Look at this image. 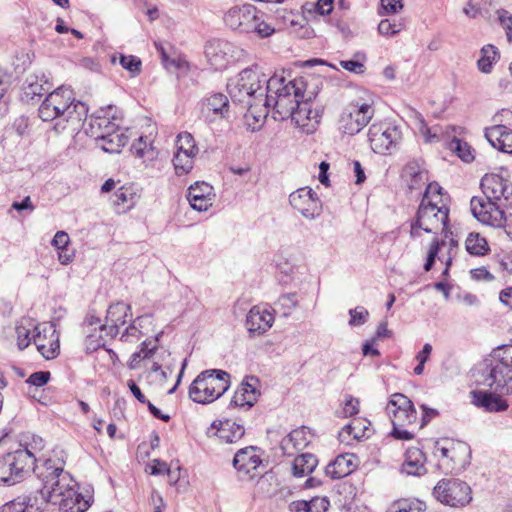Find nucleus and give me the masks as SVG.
Returning a JSON list of instances; mask_svg holds the SVG:
<instances>
[{
    "label": "nucleus",
    "mask_w": 512,
    "mask_h": 512,
    "mask_svg": "<svg viewBox=\"0 0 512 512\" xmlns=\"http://www.w3.org/2000/svg\"><path fill=\"white\" fill-rule=\"evenodd\" d=\"M472 377L479 386L488 391H472V403L486 412H502L509 404L501 395H512V346L499 349L498 354L485 360L474 370Z\"/></svg>",
    "instance_id": "1"
},
{
    "label": "nucleus",
    "mask_w": 512,
    "mask_h": 512,
    "mask_svg": "<svg viewBox=\"0 0 512 512\" xmlns=\"http://www.w3.org/2000/svg\"><path fill=\"white\" fill-rule=\"evenodd\" d=\"M34 474L41 481V493L45 505L59 506V512H85L91 505V497L85 498L76 490L73 477L64 470L63 463L45 459L34 468Z\"/></svg>",
    "instance_id": "2"
},
{
    "label": "nucleus",
    "mask_w": 512,
    "mask_h": 512,
    "mask_svg": "<svg viewBox=\"0 0 512 512\" xmlns=\"http://www.w3.org/2000/svg\"><path fill=\"white\" fill-rule=\"evenodd\" d=\"M306 83L304 79L295 78L286 82L282 75L274 74L271 81H268L267 94L262 106L265 108L273 107L278 119L285 120L287 118L299 119V113L295 110L298 107V101L304 98Z\"/></svg>",
    "instance_id": "3"
},
{
    "label": "nucleus",
    "mask_w": 512,
    "mask_h": 512,
    "mask_svg": "<svg viewBox=\"0 0 512 512\" xmlns=\"http://www.w3.org/2000/svg\"><path fill=\"white\" fill-rule=\"evenodd\" d=\"M38 112L43 121L59 120L56 124L58 127L62 122L78 125L86 118L88 107L74 98L69 87L61 86L46 96Z\"/></svg>",
    "instance_id": "4"
},
{
    "label": "nucleus",
    "mask_w": 512,
    "mask_h": 512,
    "mask_svg": "<svg viewBox=\"0 0 512 512\" xmlns=\"http://www.w3.org/2000/svg\"><path fill=\"white\" fill-rule=\"evenodd\" d=\"M268 81H271V76L268 77L258 65H253L231 79L227 84V90L232 101L251 109L263 104L261 98L266 97Z\"/></svg>",
    "instance_id": "5"
},
{
    "label": "nucleus",
    "mask_w": 512,
    "mask_h": 512,
    "mask_svg": "<svg viewBox=\"0 0 512 512\" xmlns=\"http://www.w3.org/2000/svg\"><path fill=\"white\" fill-rule=\"evenodd\" d=\"M34 454L27 447L0 456V485L12 486L25 480L38 464Z\"/></svg>",
    "instance_id": "6"
},
{
    "label": "nucleus",
    "mask_w": 512,
    "mask_h": 512,
    "mask_svg": "<svg viewBox=\"0 0 512 512\" xmlns=\"http://www.w3.org/2000/svg\"><path fill=\"white\" fill-rule=\"evenodd\" d=\"M263 16L255 6L245 4L229 9L224 15V22L239 33H255L260 38H267L274 34L275 29L264 21Z\"/></svg>",
    "instance_id": "7"
},
{
    "label": "nucleus",
    "mask_w": 512,
    "mask_h": 512,
    "mask_svg": "<svg viewBox=\"0 0 512 512\" xmlns=\"http://www.w3.org/2000/svg\"><path fill=\"white\" fill-rule=\"evenodd\" d=\"M230 386V374L212 369L201 372L189 387V397L197 403L213 402L223 395Z\"/></svg>",
    "instance_id": "8"
},
{
    "label": "nucleus",
    "mask_w": 512,
    "mask_h": 512,
    "mask_svg": "<svg viewBox=\"0 0 512 512\" xmlns=\"http://www.w3.org/2000/svg\"><path fill=\"white\" fill-rule=\"evenodd\" d=\"M448 220L449 209L444 203L439 206L437 201L426 202V199H422L416 217L411 223V236L418 237L420 230L437 234L447 226Z\"/></svg>",
    "instance_id": "9"
},
{
    "label": "nucleus",
    "mask_w": 512,
    "mask_h": 512,
    "mask_svg": "<svg viewBox=\"0 0 512 512\" xmlns=\"http://www.w3.org/2000/svg\"><path fill=\"white\" fill-rule=\"evenodd\" d=\"M368 138L375 153L391 154L399 147L402 140V131L391 122L373 123L368 130Z\"/></svg>",
    "instance_id": "10"
},
{
    "label": "nucleus",
    "mask_w": 512,
    "mask_h": 512,
    "mask_svg": "<svg viewBox=\"0 0 512 512\" xmlns=\"http://www.w3.org/2000/svg\"><path fill=\"white\" fill-rule=\"evenodd\" d=\"M481 189L486 198H473L489 202L500 210L512 208V183L509 180L497 174H486L481 179Z\"/></svg>",
    "instance_id": "11"
},
{
    "label": "nucleus",
    "mask_w": 512,
    "mask_h": 512,
    "mask_svg": "<svg viewBox=\"0 0 512 512\" xmlns=\"http://www.w3.org/2000/svg\"><path fill=\"white\" fill-rule=\"evenodd\" d=\"M470 486L457 478H444L433 489L434 497L451 507H464L472 500Z\"/></svg>",
    "instance_id": "12"
},
{
    "label": "nucleus",
    "mask_w": 512,
    "mask_h": 512,
    "mask_svg": "<svg viewBox=\"0 0 512 512\" xmlns=\"http://www.w3.org/2000/svg\"><path fill=\"white\" fill-rule=\"evenodd\" d=\"M374 113L369 103H350L341 113L339 130L346 135H356L371 121Z\"/></svg>",
    "instance_id": "13"
},
{
    "label": "nucleus",
    "mask_w": 512,
    "mask_h": 512,
    "mask_svg": "<svg viewBox=\"0 0 512 512\" xmlns=\"http://www.w3.org/2000/svg\"><path fill=\"white\" fill-rule=\"evenodd\" d=\"M470 209L479 222L494 228H504L507 236L512 239V214L506 215L504 210L476 198L471 199Z\"/></svg>",
    "instance_id": "14"
},
{
    "label": "nucleus",
    "mask_w": 512,
    "mask_h": 512,
    "mask_svg": "<svg viewBox=\"0 0 512 512\" xmlns=\"http://www.w3.org/2000/svg\"><path fill=\"white\" fill-rule=\"evenodd\" d=\"M386 413L393 426L411 425L417 420V411L412 401L402 393L391 396L386 406Z\"/></svg>",
    "instance_id": "15"
},
{
    "label": "nucleus",
    "mask_w": 512,
    "mask_h": 512,
    "mask_svg": "<svg viewBox=\"0 0 512 512\" xmlns=\"http://www.w3.org/2000/svg\"><path fill=\"white\" fill-rule=\"evenodd\" d=\"M290 205L304 218L313 220L321 213V201L310 187H302L289 195Z\"/></svg>",
    "instance_id": "16"
},
{
    "label": "nucleus",
    "mask_w": 512,
    "mask_h": 512,
    "mask_svg": "<svg viewBox=\"0 0 512 512\" xmlns=\"http://www.w3.org/2000/svg\"><path fill=\"white\" fill-rule=\"evenodd\" d=\"M33 342L39 353L47 360L54 359L60 351L59 335L52 323L38 324Z\"/></svg>",
    "instance_id": "17"
},
{
    "label": "nucleus",
    "mask_w": 512,
    "mask_h": 512,
    "mask_svg": "<svg viewBox=\"0 0 512 512\" xmlns=\"http://www.w3.org/2000/svg\"><path fill=\"white\" fill-rule=\"evenodd\" d=\"M236 47L223 39L209 40L205 45V57L215 70H222L236 59Z\"/></svg>",
    "instance_id": "18"
},
{
    "label": "nucleus",
    "mask_w": 512,
    "mask_h": 512,
    "mask_svg": "<svg viewBox=\"0 0 512 512\" xmlns=\"http://www.w3.org/2000/svg\"><path fill=\"white\" fill-rule=\"evenodd\" d=\"M262 463L253 446L240 449L234 456L233 466L242 479H254L257 477V468Z\"/></svg>",
    "instance_id": "19"
},
{
    "label": "nucleus",
    "mask_w": 512,
    "mask_h": 512,
    "mask_svg": "<svg viewBox=\"0 0 512 512\" xmlns=\"http://www.w3.org/2000/svg\"><path fill=\"white\" fill-rule=\"evenodd\" d=\"M45 509V498L41 488L29 495L19 496L16 499L4 504L0 512H43Z\"/></svg>",
    "instance_id": "20"
},
{
    "label": "nucleus",
    "mask_w": 512,
    "mask_h": 512,
    "mask_svg": "<svg viewBox=\"0 0 512 512\" xmlns=\"http://www.w3.org/2000/svg\"><path fill=\"white\" fill-rule=\"evenodd\" d=\"M112 107H108L107 110L97 111L95 115L90 118L89 127L86 129V133L96 140L108 137L114 133L119 127V124L115 122V117L110 118L109 112Z\"/></svg>",
    "instance_id": "21"
},
{
    "label": "nucleus",
    "mask_w": 512,
    "mask_h": 512,
    "mask_svg": "<svg viewBox=\"0 0 512 512\" xmlns=\"http://www.w3.org/2000/svg\"><path fill=\"white\" fill-rule=\"evenodd\" d=\"M274 323V316L266 307L253 306L246 317L245 325L250 335H262L268 331Z\"/></svg>",
    "instance_id": "22"
},
{
    "label": "nucleus",
    "mask_w": 512,
    "mask_h": 512,
    "mask_svg": "<svg viewBox=\"0 0 512 512\" xmlns=\"http://www.w3.org/2000/svg\"><path fill=\"white\" fill-rule=\"evenodd\" d=\"M213 187L206 182H195L188 189V201L197 211H207L213 204L215 197Z\"/></svg>",
    "instance_id": "23"
},
{
    "label": "nucleus",
    "mask_w": 512,
    "mask_h": 512,
    "mask_svg": "<svg viewBox=\"0 0 512 512\" xmlns=\"http://www.w3.org/2000/svg\"><path fill=\"white\" fill-rule=\"evenodd\" d=\"M485 137L495 149L512 154V129L506 125H494L485 130Z\"/></svg>",
    "instance_id": "24"
},
{
    "label": "nucleus",
    "mask_w": 512,
    "mask_h": 512,
    "mask_svg": "<svg viewBox=\"0 0 512 512\" xmlns=\"http://www.w3.org/2000/svg\"><path fill=\"white\" fill-rule=\"evenodd\" d=\"M257 382L256 377H246L235 391L230 405L251 408L259 395L255 386Z\"/></svg>",
    "instance_id": "25"
},
{
    "label": "nucleus",
    "mask_w": 512,
    "mask_h": 512,
    "mask_svg": "<svg viewBox=\"0 0 512 512\" xmlns=\"http://www.w3.org/2000/svg\"><path fill=\"white\" fill-rule=\"evenodd\" d=\"M202 112L209 117L212 114L215 118L228 119L230 117V103L228 97L223 93H213L203 99Z\"/></svg>",
    "instance_id": "26"
},
{
    "label": "nucleus",
    "mask_w": 512,
    "mask_h": 512,
    "mask_svg": "<svg viewBox=\"0 0 512 512\" xmlns=\"http://www.w3.org/2000/svg\"><path fill=\"white\" fill-rule=\"evenodd\" d=\"M311 442V436L302 426L292 430L286 437L281 440L280 448L284 455L293 456L296 452L303 450Z\"/></svg>",
    "instance_id": "27"
},
{
    "label": "nucleus",
    "mask_w": 512,
    "mask_h": 512,
    "mask_svg": "<svg viewBox=\"0 0 512 512\" xmlns=\"http://www.w3.org/2000/svg\"><path fill=\"white\" fill-rule=\"evenodd\" d=\"M353 454H342L337 456L325 468V473L331 479H340L351 474L356 468Z\"/></svg>",
    "instance_id": "28"
},
{
    "label": "nucleus",
    "mask_w": 512,
    "mask_h": 512,
    "mask_svg": "<svg viewBox=\"0 0 512 512\" xmlns=\"http://www.w3.org/2000/svg\"><path fill=\"white\" fill-rule=\"evenodd\" d=\"M425 460V455L420 448H408L405 453V460L402 464V472L412 476L425 474Z\"/></svg>",
    "instance_id": "29"
},
{
    "label": "nucleus",
    "mask_w": 512,
    "mask_h": 512,
    "mask_svg": "<svg viewBox=\"0 0 512 512\" xmlns=\"http://www.w3.org/2000/svg\"><path fill=\"white\" fill-rule=\"evenodd\" d=\"M213 429L216 430L215 435L226 443H234L240 440L245 433L243 426L230 420L214 421L209 432Z\"/></svg>",
    "instance_id": "30"
},
{
    "label": "nucleus",
    "mask_w": 512,
    "mask_h": 512,
    "mask_svg": "<svg viewBox=\"0 0 512 512\" xmlns=\"http://www.w3.org/2000/svg\"><path fill=\"white\" fill-rule=\"evenodd\" d=\"M139 194L133 185H123L113 195V204L117 212H126L134 207L139 199Z\"/></svg>",
    "instance_id": "31"
},
{
    "label": "nucleus",
    "mask_w": 512,
    "mask_h": 512,
    "mask_svg": "<svg viewBox=\"0 0 512 512\" xmlns=\"http://www.w3.org/2000/svg\"><path fill=\"white\" fill-rule=\"evenodd\" d=\"M369 426L370 422L365 419H354L351 423L345 425L339 432L340 442L350 444V437L354 440H361L362 438L369 437L367 434Z\"/></svg>",
    "instance_id": "32"
},
{
    "label": "nucleus",
    "mask_w": 512,
    "mask_h": 512,
    "mask_svg": "<svg viewBox=\"0 0 512 512\" xmlns=\"http://www.w3.org/2000/svg\"><path fill=\"white\" fill-rule=\"evenodd\" d=\"M456 444L448 439L438 440L434 445V455L441 457V466H445L446 470L453 471L456 462Z\"/></svg>",
    "instance_id": "33"
},
{
    "label": "nucleus",
    "mask_w": 512,
    "mask_h": 512,
    "mask_svg": "<svg viewBox=\"0 0 512 512\" xmlns=\"http://www.w3.org/2000/svg\"><path fill=\"white\" fill-rule=\"evenodd\" d=\"M44 78V75H42L41 77L37 75H29L26 78L23 86V91L24 96L27 99L33 100L36 96L41 97L44 93L49 91L51 86L48 83V81Z\"/></svg>",
    "instance_id": "34"
},
{
    "label": "nucleus",
    "mask_w": 512,
    "mask_h": 512,
    "mask_svg": "<svg viewBox=\"0 0 512 512\" xmlns=\"http://www.w3.org/2000/svg\"><path fill=\"white\" fill-rule=\"evenodd\" d=\"M127 142L128 137L121 128L115 130L114 133L110 134L108 137L96 140L97 146L107 153H119Z\"/></svg>",
    "instance_id": "35"
},
{
    "label": "nucleus",
    "mask_w": 512,
    "mask_h": 512,
    "mask_svg": "<svg viewBox=\"0 0 512 512\" xmlns=\"http://www.w3.org/2000/svg\"><path fill=\"white\" fill-rule=\"evenodd\" d=\"M318 459L312 453H303L298 455L292 465V474L295 477L301 478L314 471L317 467Z\"/></svg>",
    "instance_id": "36"
},
{
    "label": "nucleus",
    "mask_w": 512,
    "mask_h": 512,
    "mask_svg": "<svg viewBox=\"0 0 512 512\" xmlns=\"http://www.w3.org/2000/svg\"><path fill=\"white\" fill-rule=\"evenodd\" d=\"M131 316V306L124 302H117L109 306L106 315V323L124 325L127 317Z\"/></svg>",
    "instance_id": "37"
},
{
    "label": "nucleus",
    "mask_w": 512,
    "mask_h": 512,
    "mask_svg": "<svg viewBox=\"0 0 512 512\" xmlns=\"http://www.w3.org/2000/svg\"><path fill=\"white\" fill-rule=\"evenodd\" d=\"M481 58L477 61L478 69L483 73H490L493 68V63L499 58V52L493 45H486L481 49Z\"/></svg>",
    "instance_id": "38"
},
{
    "label": "nucleus",
    "mask_w": 512,
    "mask_h": 512,
    "mask_svg": "<svg viewBox=\"0 0 512 512\" xmlns=\"http://www.w3.org/2000/svg\"><path fill=\"white\" fill-rule=\"evenodd\" d=\"M27 324L21 322L16 326V334H17V345L20 350H23L29 346L31 341H33V334L37 333L35 327L38 325H34L31 321L27 320Z\"/></svg>",
    "instance_id": "39"
},
{
    "label": "nucleus",
    "mask_w": 512,
    "mask_h": 512,
    "mask_svg": "<svg viewBox=\"0 0 512 512\" xmlns=\"http://www.w3.org/2000/svg\"><path fill=\"white\" fill-rule=\"evenodd\" d=\"M466 250L471 255H485L489 251L488 243L478 233H470L465 241Z\"/></svg>",
    "instance_id": "40"
},
{
    "label": "nucleus",
    "mask_w": 512,
    "mask_h": 512,
    "mask_svg": "<svg viewBox=\"0 0 512 512\" xmlns=\"http://www.w3.org/2000/svg\"><path fill=\"white\" fill-rule=\"evenodd\" d=\"M151 344H152V341H150V340L143 341L140 345V350L134 352L131 355L130 362L128 364V366L131 370L137 369L139 367V363L143 359H147V358H150L153 356V354L157 350V345L156 344L151 345Z\"/></svg>",
    "instance_id": "41"
},
{
    "label": "nucleus",
    "mask_w": 512,
    "mask_h": 512,
    "mask_svg": "<svg viewBox=\"0 0 512 512\" xmlns=\"http://www.w3.org/2000/svg\"><path fill=\"white\" fill-rule=\"evenodd\" d=\"M425 504L419 500L400 499L395 501L387 512H424Z\"/></svg>",
    "instance_id": "42"
},
{
    "label": "nucleus",
    "mask_w": 512,
    "mask_h": 512,
    "mask_svg": "<svg viewBox=\"0 0 512 512\" xmlns=\"http://www.w3.org/2000/svg\"><path fill=\"white\" fill-rule=\"evenodd\" d=\"M449 148L464 162L470 163L474 160L471 146L459 138L454 137L449 143Z\"/></svg>",
    "instance_id": "43"
},
{
    "label": "nucleus",
    "mask_w": 512,
    "mask_h": 512,
    "mask_svg": "<svg viewBox=\"0 0 512 512\" xmlns=\"http://www.w3.org/2000/svg\"><path fill=\"white\" fill-rule=\"evenodd\" d=\"M176 153L196 155L198 147L195 144L193 136L188 132L180 133L176 140Z\"/></svg>",
    "instance_id": "44"
},
{
    "label": "nucleus",
    "mask_w": 512,
    "mask_h": 512,
    "mask_svg": "<svg viewBox=\"0 0 512 512\" xmlns=\"http://www.w3.org/2000/svg\"><path fill=\"white\" fill-rule=\"evenodd\" d=\"M196 155L175 153L173 164L177 175H184L193 168L194 157Z\"/></svg>",
    "instance_id": "45"
},
{
    "label": "nucleus",
    "mask_w": 512,
    "mask_h": 512,
    "mask_svg": "<svg viewBox=\"0 0 512 512\" xmlns=\"http://www.w3.org/2000/svg\"><path fill=\"white\" fill-rule=\"evenodd\" d=\"M275 305L280 307L283 316H289L298 305L297 293L282 294Z\"/></svg>",
    "instance_id": "46"
},
{
    "label": "nucleus",
    "mask_w": 512,
    "mask_h": 512,
    "mask_svg": "<svg viewBox=\"0 0 512 512\" xmlns=\"http://www.w3.org/2000/svg\"><path fill=\"white\" fill-rule=\"evenodd\" d=\"M405 25L402 20L383 19L378 24V32L384 36H394L404 29Z\"/></svg>",
    "instance_id": "47"
},
{
    "label": "nucleus",
    "mask_w": 512,
    "mask_h": 512,
    "mask_svg": "<svg viewBox=\"0 0 512 512\" xmlns=\"http://www.w3.org/2000/svg\"><path fill=\"white\" fill-rule=\"evenodd\" d=\"M148 317H149L148 315H143V316L137 317L133 321V323L130 324L125 329V331L123 332V334L120 337V340L128 342V341H131L130 337H133L135 339H139L142 336V334H143L142 331L140 330V328L142 327L141 323H142V321H144Z\"/></svg>",
    "instance_id": "48"
},
{
    "label": "nucleus",
    "mask_w": 512,
    "mask_h": 512,
    "mask_svg": "<svg viewBox=\"0 0 512 512\" xmlns=\"http://www.w3.org/2000/svg\"><path fill=\"white\" fill-rule=\"evenodd\" d=\"M119 63L121 66L128 70L132 75H137L141 71V60L133 55H123L120 54L119 56Z\"/></svg>",
    "instance_id": "49"
},
{
    "label": "nucleus",
    "mask_w": 512,
    "mask_h": 512,
    "mask_svg": "<svg viewBox=\"0 0 512 512\" xmlns=\"http://www.w3.org/2000/svg\"><path fill=\"white\" fill-rule=\"evenodd\" d=\"M350 320L349 325L361 326L365 324L369 317V312L363 306H357L354 309L349 310Z\"/></svg>",
    "instance_id": "50"
},
{
    "label": "nucleus",
    "mask_w": 512,
    "mask_h": 512,
    "mask_svg": "<svg viewBox=\"0 0 512 512\" xmlns=\"http://www.w3.org/2000/svg\"><path fill=\"white\" fill-rule=\"evenodd\" d=\"M500 25L505 29L509 43H512V14L501 8L496 11Z\"/></svg>",
    "instance_id": "51"
},
{
    "label": "nucleus",
    "mask_w": 512,
    "mask_h": 512,
    "mask_svg": "<svg viewBox=\"0 0 512 512\" xmlns=\"http://www.w3.org/2000/svg\"><path fill=\"white\" fill-rule=\"evenodd\" d=\"M442 187L437 182H431L427 185L422 199L437 201L438 204L442 203Z\"/></svg>",
    "instance_id": "52"
},
{
    "label": "nucleus",
    "mask_w": 512,
    "mask_h": 512,
    "mask_svg": "<svg viewBox=\"0 0 512 512\" xmlns=\"http://www.w3.org/2000/svg\"><path fill=\"white\" fill-rule=\"evenodd\" d=\"M50 376L49 371H37L32 373L26 382L36 387H42L48 383Z\"/></svg>",
    "instance_id": "53"
},
{
    "label": "nucleus",
    "mask_w": 512,
    "mask_h": 512,
    "mask_svg": "<svg viewBox=\"0 0 512 512\" xmlns=\"http://www.w3.org/2000/svg\"><path fill=\"white\" fill-rule=\"evenodd\" d=\"M405 177L427 180V173L420 169L416 162H409L404 168Z\"/></svg>",
    "instance_id": "54"
},
{
    "label": "nucleus",
    "mask_w": 512,
    "mask_h": 512,
    "mask_svg": "<svg viewBox=\"0 0 512 512\" xmlns=\"http://www.w3.org/2000/svg\"><path fill=\"white\" fill-rule=\"evenodd\" d=\"M340 66L349 72L359 74V75L363 74L365 72L364 64L362 62H360L358 60H354V59L341 60Z\"/></svg>",
    "instance_id": "55"
},
{
    "label": "nucleus",
    "mask_w": 512,
    "mask_h": 512,
    "mask_svg": "<svg viewBox=\"0 0 512 512\" xmlns=\"http://www.w3.org/2000/svg\"><path fill=\"white\" fill-rule=\"evenodd\" d=\"M309 512H326L330 502L325 497H315L308 501Z\"/></svg>",
    "instance_id": "56"
},
{
    "label": "nucleus",
    "mask_w": 512,
    "mask_h": 512,
    "mask_svg": "<svg viewBox=\"0 0 512 512\" xmlns=\"http://www.w3.org/2000/svg\"><path fill=\"white\" fill-rule=\"evenodd\" d=\"M343 412L346 417L356 415L359 412V400L351 395L346 396Z\"/></svg>",
    "instance_id": "57"
},
{
    "label": "nucleus",
    "mask_w": 512,
    "mask_h": 512,
    "mask_svg": "<svg viewBox=\"0 0 512 512\" xmlns=\"http://www.w3.org/2000/svg\"><path fill=\"white\" fill-rule=\"evenodd\" d=\"M132 153L139 158H143L148 153V143L146 139L141 136L131 146Z\"/></svg>",
    "instance_id": "58"
},
{
    "label": "nucleus",
    "mask_w": 512,
    "mask_h": 512,
    "mask_svg": "<svg viewBox=\"0 0 512 512\" xmlns=\"http://www.w3.org/2000/svg\"><path fill=\"white\" fill-rule=\"evenodd\" d=\"M440 243L438 241H434L429 248L426 262L424 264V270L430 271L435 263V259L439 253Z\"/></svg>",
    "instance_id": "59"
},
{
    "label": "nucleus",
    "mask_w": 512,
    "mask_h": 512,
    "mask_svg": "<svg viewBox=\"0 0 512 512\" xmlns=\"http://www.w3.org/2000/svg\"><path fill=\"white\" fill-rule=\"evenodd\" d=\"M310 97L309 98H303V99H300V101H298V107L296 108L295 110V113L296 112H300L299 113V119L297 121V119H292V121L295 122V124L297 126H305V117H303V115H305L307 113V109H308V106H309V101H310Z\"/></svg>",
    "instance_id": "60"
},
{
    "label": "nucleus",
    "mask_w": 512,
    "mask_h": 512,
    "mask_svg": "<svg viewBox=\"0 0 512 512\" xmlns=\"http://www.w3.org/2000/svg\"><path fill=\"white\" fill-rule=\"evenodd\" d=\"M385 14H395L403 8L402 0H380Z\"/></svg>",
    "instance_id": "61"
},
{
    "label": "nucleus",
    "mask_w": 512,
    "mask_h": 512,
    "mask_svg": "<svg viewBox=\"0 0 512 512\" xmlns=\"http://www.w3.org/2000/svg\"><path fill=\"white\" fill-rule=\"evenodd\" d=\"M70 241L69 235L64 231H58L52 240V245L58 250H65Z\"/></svg>",
    "instance_id": "62"
},
{
    "label": "nucleus",
    "mask_w": 512,
    "mask_h": 512,
    "mask_svg": "<svg viewBox=\"0 0 512 512\" xmlns=\"http://www.w3.org/2000/svg\"><path fill=\"white\" fill-rule=\"evenodd\" d=\"M421 409H422V419H421V425L420 427H424L425 425H427L433 418H435L437 415H438V411L436 409H433V408H429L427 405L425 404H422L421 405Z\"/></svg>",
    "instance_id": "63"
},
{
    "label": "nucleus",
    "mask_w": 512,
    "mask_h": 512,
    "mask_svg": "<svg viewBox=\"0 0 512 512\" xmlns=\"http://www.w3.org/2000/svg\"><path fill=\"white\" fill-rule=\"evenodd\" d=\"M315 10L320 15H328L333 10V0H318L315 4Z\"/></svg>",
    "instance_id": "64"
}]
</instances>
